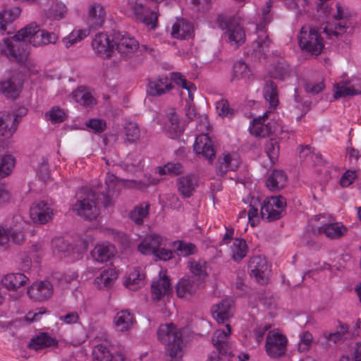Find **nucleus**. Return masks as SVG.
Segmentation results:
<instances>
[{
    "label": "nucleus",
    "mask_w": 361,
    "mask_h": 361,
    "mask_svg": "<svg viewBox=\"0 0 361 361\" xmlns=\"http://www.w3.org/2000/svg\"><path fill=\"white\" fill-rule=\"evenodd\" d=\"M106 188L105 190L100 192L102 203L104 207L111 205V198L116 195L120 189L121 183L114 176H111L105 182ZM99 197L97 193L88 188L83 190L79 195V199L73 205V210L75 214L89 221L95 220L99 215V209L98 207Z\"/></svg>",
    "instance_id": "f257e3e1"
},
{
    "label": "nucleus",
    "mask_w": 361,
    "mask_h": 361,
    "mask_svg": "<svg viewBox=\"0 0 361 361\" xmlns=\"http://www.w3.org/2000/svg\"><path fill=\"white\" fill-rule=\"evenodd\" d=\"M159 340L165 345L172 361H179L183 355V341L180 331L172 324H162L157 331Z\"/></svg>",
    "instance_id": "f03ea898"
},
{
    "label": "nucleus",
    "mask_w": 361,
    "mask_h": 361,
    "mask_svg": "<svg viewBox=\"0 0 361 361\" xmlns=\"http://www.w3.org/2000/svg\"><path fill=\"white\" fill-rule=\"evenodd\" d=\"M28 44L24 37L18 36V32L10 38H6L0 45V51L9 61L23 66L29 56Z\"/></svg>",
    "instance_id": "7ed1b4c3"
},
{
    "label": "nucleus",
    "mask_w": 361,
    "mask_h": 361,
    "mask_svg": "<svg viewBox=\"0 0 361 361\" xmlns=\"http://www.w3.org/2000/svg\"><path fill=\"white\" fill-rule=\"evenodd\" d=\"M298 38L301 49L312 55H319L324 47L323 39L319 35L317 27L313 25L302 26Z\"/></svg>",
    "instance_id": "20e7f679"
},
{
    "label": "nucleus",
    "mask_w": 361,
    "mask_h": 361,
    "mask_svg": "<svg viewBox=\"0 0 361 361\" xmlns=\"http://www.w3.org/2000/svg\"><path fill=\"white\" fill-rule=\"evenodd\" d=\"M217 23L220 28L226 30L225 34L231 45L238 47L245 42V30L235 18H226L224 16H219Z\"/></svg>",
    "instance_id": "39448f33"
},
{
    "label": "nucleus",
    "mask_w": 361,
    "mask_h": 361,
    "mask_svg": "<svg viewBox=\"0 0 361 361\" xmlns=\"http://www.w3.org/2000/svg\"><path fill=\"white\" fill-rule=\"evenodd\" d=\"M112 42L118 52L126 56L134 54L139 47V44L135 38L119 31H113Z\"/></svg>",
    "instance_id": "423d86ee"
},
{
    "label": "nucleus",
    "mask_w": 361,
    "mask_h": 361,
    "mask_svg": "<svg viewBox=\"0 0 361 361\" xmlns=\"http://www.w3.org/2000/svg\"><path fill=\"white\" fill-rule=\"evenodd\" d=\"M287 338L285 336L269 332L266 339V351L271 357H279L285 355L286 351Z\"/></svg>",
    "instance_id": "0eeeda50"
},
{
    "label": "nucleus",
    "mask_w": 361,
    "mask_h": 361,
    "mask_svg": "<svg viewBox=\"0 0 361 361\" xmlns=\"http://www.w3.org/2000/svg\"><path fill=\"white\" fill-rule=\"evenodd\" d=\"M248 269L250 276H254L259 283L264 284L267 282L269 267L264 257L254 256L250 258L248 263Z\"/></svg>",
    "instance_id": "6e6552de"
},
{
    "label": "nucleus",
    "mask_w": 361,
    "mask_h": 361,
    "mask_svg": "<svg viewBox=\"0 0 361 361\" xmlns=\"http://www.w3.org/2000/svg\"><path fill=\"white\" fill-rule=\"evenodd\" d=\"M227 331L218 329L214 333L212 342L216 348L219 350L221 355V357H210L209 360L212 358H219V357H228L227 355H231V345L228 342L229 336L231 333V326L229 324L226 325Z\"/></svg>",
    "instance_id": "1a4fd4ad"
},
{
    "label": "nucleus",
    "mask_w": 361,
    "mask_h": 361,
    "mask_svg": "<svg viewBox=\"0 0 361 361\" xmlns=\"http://www.w3.org/2000/svg\"><path fill=\"white\" fill-rule=\"evenodd\" d=\"M92 47L95 53L102 58L109 59L114 53V44L109 37L104 33L96 35L92 40Z\"/></svg>",
    "instance_id": "9d476101"
},
{
    "label": "nucleus",
    "mask_w": 361,
    "mask_h": 361,
    "mask_svg": "<svg viewBox=\"0 0 361 361\" xmlns=\"http://www.w3.org/2000/svg\"><path fill=\"white\" fill-rule=\"evenodd\" d=\"M30 215L35 223L44 224L52 218L53 209L44 201H39L30 207Z\"/></svg>",
    "instance_id": "9b49d317"
},
{
    "label": "nucleus",
    "mask_w": 361,
    "mask_h": 361,
    "mask_svg": "<svg viewBox=\"0 0 361 361\" xmlns=\"http://www.w3.org/2000/svg\"><path fill=\"white\" fill-rule=\"evenodd\" d=\"M53 293V285L48 281L35 283L27 290L30 298L37 301L47 300Z\"/></svg>",
    "instance_id": "f8f14e48"
},
{
    "label": "nucleus",
    "mask_w": 361,
    "mask_h": 361,
    "mask_svg": "<svg viewBox=\"0 0 361 361\" xmlns=\"http://www.w3.org/2000/svg\"><path fill=\"white\" fill-rule=\"evenodd\" d=\"M135 19L145 24L147 26L154 29L157 27V14L155 11H150L142 4L135 3L131 6Z\"/></svg>",
    "instance_id": "ddd939ff"
},
{
    "label": "nucleus",
    "mask_w": 361,
    "mask_h": 361,
    "mask_svg": "<svg viewBox=\"0 0 361 361\" xmlns=\"http://www.w3.org/2000/svg\"><path fill=\"white\" fill-rule=\"evenodd\" d=\"M202 281L195 276L183 278L176 286V293L179 298H189L197 293Z\"/></svg>",
    "instance_id": "4468645a"
},
{
    "label": "nucleus",
    "mask_w": 361,
    "mask_h": 361,
    "mask_svg": "<svg viewBox=\"0 0 361 361\" xmlns=\"http://www.w3.org/2000/svg\"><path fill=\"white\" fill-rule=\"evenodd\" d=\"M193 149L197 154H202L207 159L209 162H212L215 157V151L213 147L212 142L209 137L205 134H202L196 137Z\"/></svg>",
    "instance_id": "2eb2a0df"
},
{
    "label": "nucleus",
    "mask_w": 361,
    "mask_h": 361,
    "mask_svg": "<svg viewBox=\"0 0 361 361\" xmlns=\"http://www.w3.org/2000/svg\"><path fill=\"white\" fill-rule=\"evenodd\" d=\"M18 122L17 116L8 111H0V136L11 137L16 130Z\"/></svg>",
    "instance_id": "dca6fc26"
},
{
    "label": "nucleus",
    "mask_w": 361,
    "mask_h": 361,
    "mask_svg": "<svg viewBox=\"0 0 361 361\" xmlns=\"http://www.w3.org/2000/svg\"><path fill=\"white\" fill-rule=\"evenodd\" d=\"M106 12L100 4H94L89 7L87 24L94 30L100 28L104 23Z\"/></svg>",
    "instance_id": "f3484780"
},
{
    "label": "nucleus",
    "mask_w": 361,
    "mask_h": 361,
    "mask_svg": "<svg viewBox=\"0 0 361 361\" xmlns=\"http://www.w3.org/2000/svg\"><path fill=\"white\" fill-rule=\"evenodd\" d=\"M44 30L39 29L37 24L35 22L30 23L18 31V36L21 37L30 38V43L34 47L42 46V37Z\"/></svg>",
    "instance_id": "a211bd4d"
},
{
    "label": "nucleus",
    "mask_w": 361,
    "mask_h": 361,
    "mask_svg": "<svg viewBox=\"0 0 361 361\" xmlns=\"http://www.w3.org/2000/svg\"><path fill=\"white\" fill-rule=\"evenodd\" d=\"M171 283L169 277L164 274L158 280L153 282L151 286L152 298L154 301H159L171 292Z\"/></svg>",
    "instance_id": "6ab92c4d"
},
{
    "label": "nucleus",
    "mask_w": 361,
    "mask_h": 361,
    "mask_svg": "<svg viewBox=\"0 0 361 361\" xmlns=\"http://www.w3.org/2000/svg\"><path fill=\"white\" fill-rule=\"evenodd\" d=\"M135 322L134 315L128 310L119 311L114 318V324L119 331H128Z\"/></svg>",
    "instance_id": "aec40b11"
},
{
    "label": "nucleus",
    "mask_w": 361,
    "mask_h": 361,
    "mask_svg": "<svg viewBox=\"0 0 361 361\" xmlns=\"http://www.w3.org/2000/svg\"><path fill=\"white\" fill-rule=\"evenodd\" d=\"M197 185V179L192 175H187L177 179L178 191L184 198L191 197Z\"/></svg>",
    "instance_id": "412c9836"
},
{
    "label": "nucleus",
    "mask_w": 361,
    "mask_h": 361,
    "mask_svg": "<svg viewBox=\"0 0 361 361\" xmlns=\"http://www.w3.org/2000/svg\"><path fill=\"white\" fill-rule=\"evenodd\" d=\"M161 240L162 238L159 235H148L138 245V250L144 255L154 254L161 246Z\"/></svg>",
    "instance_id": "4be33fe9"
},
{
    "label": "nucleus",
    "mask_w": 361,
    "mask_h": 361,
    "mask_svg": "<svg viewBox=\"0 0 361 361\" xmlns=\"http://www.w3.org/2000/svg\"><path fill=\"white\" fill-rule=\"evenodd\" d=\"M233 302L229 300H223L220 303L216 305L212 310L213 317L218 323H224L233 316Z\"/></svg>",
    "instance_id": "5701e85b"
},
{
    "label": "nucleus",
    "mask_w": 361,
    "mask_h": 361,
    "mask_svg": "<svg viewBox=\"0 0 361 361\" xmlns=\"http://www.w3.org/2000/svg\"><path fill=\"white\" fill-rule=\"evenodd\" d=\"M173 86L169 82L167 77H162L153 81H149L148 84L147 92L149 95L156 97L165 94L171 90Z\"/></svg>",
    "instance_id": "b1692460"
},
{
    "label": "nucleus",
    "mask_w": 361,
    "mask_h": 361,
    "mask_svg": "<svg viewBox=\"0 0 361 361\" xmlns=\"http://www.w3.org/2000/svg\"><path fill=\"white\" fill-rule=\"evenodd\" d=\"M347 228L339 223L325 224L318 228L319 233H324L330 239H338L344 236L347 232Z\"/></svg>",
    "instance_id": "393cba45"
},
{
    "label": "nucleus",
    "mask_w": 361,
    "mask_h": 361,
    "mask_svg": "<svg viewBox=\"0 0 361 361\" xmlns=\"http://www.w3.org/2000/svg\"><path fill=\"white\" fill-rule=\"evenodd\" d=\"M57 343V341L51 337L48 334L40 333L31 338L30 342L28 344V348L38 350L50 346L56 345Z\"/></svg>",
    "instance_id": "a878e982"
},
{
    "label": "nucleus",
    "mask_w": 361,
    "mask_h": 361,
    "mask_svg": "<svg viewBox=\"0 0 361 361\" xmlns=\"http://www.w3.org/2000/svg\"><path fill=\"white\" fill-rule=\"evenodd\" d=\"M231 82L242 80L247 82L251 80L252 73L249 66L243 61H237L233 64Z\"/></svg>",
    "instance_id": "bb28decb"
},
{
    "label": "nucleus",
    "mask_w": 361,
    "mask_h": 361,
    "mask_svg": "<svg viewBox=\"0 0 361 361\" xmlns=\"http://www.w3.org/2000/svg\"><path fill=\"white\" fill-rule=\"evenodd\" d=\"M193 31L192 25L184 19L178 20L172 27L171 35L178 39H186L190 37Z\"/></svg>",
    "instance_id": "cd10ccee"
},
{
    "label": "nucleus",
    "mask_w": 361,
    "mask_h": 361,
    "mask_svg": "<svg viewBox=\"0 0 361 361\" xmlns=\"http://www.w3.org/2000/svg\"><path fill=\"white\" fill-rule=\"evenodd\" d=\"M28 278L23 274H9L6 275L1 280L3 286L8 290H17L24 286Z\"/></svg>",
    "instance_id": "c85d7f7f"
},
{
    "label": "nucleus",
    "mask_w": 361,
    "mask_h": 361,
    "mask_svg": "<svg viewBox=\"0 0 361 361\" xmlns=\"http://www.w3.org/2000/svg\"><path fill=\"white\" fill-rule=\"evenodd\" d=\"M277 131L276 128H273L271 123L264 124L262 121L261 118H255L252 121V126L250 128L251 134L255 135L257 137H267L271 133H274Z\"/></svg>",
    "instance_id": "c756f323"
},
{
    "label": "nucleus",
    "mask_w": 361,
    "mask_h": 361,
    "mask_svg": "<svg viewBox=\"0 0 361 361\" xmlns=\"http://www.w3.org/2000/svg\"><path fill=\"white\" fill-rule=\"evenodd\" d=\"M118 277V274L113 268L104 269L99 276L95 278L94 283L99 287L110 288Z\"/></svg>",
    "instance_id": "7c9ffc66"
},
{
    "label": "nucleus",
    "mask_w": 361,
    "mask_h": 361,
    "mask_svg": "<svg viewBox=\"0 0 361 361\" xmlns=\"http://www.w3.org/2000/svg\"><path fill=\"white\" fill-rule=\"evenodd\" d=\"M20 84L11 77L0 83V91L6 97L16 99L19 94Z\"/></svg>",
    "instance_id": "2f4dec72"
},
{
    "label": "nucleus",
    "mask_w": 361,
    "mask_h": 361,
    "mask_svg": "<svg viewBox=\"0 0 361 361\" xmlns=\"http://www.w3.org/2000/svg\"><path fill=\"white\" fill-rule=\"evenodd\" d=\"M286 178L283 171L274 170L267 179V186L271 190H279L286 185Z\"/></svg>",
    "instance_id": "473e14b6"
},
{
    "label": "nucleus",
    "mask_w": 361,
    "mask_h": 361,
    "mask_svg": "<svg viewBox=\"0 0 361 361\" xmlns=\"http://www.w3.org/2000/svg\"><path fill=\"white\" fill-rule=\"evenodd\" d=\"M264 99L271 107L275 108L279 104L277 86L272 80H267L263 88Z\"/></svg>",
    "instance_id": "72a5a7b5"
},
{
    "label": "nucleus",
    "mask_w": 361,
    "mask_h": 361,
    "mask_svg": "<svg viewBox=\"0 0 361 361\" xmlns=\"http://www.w3.org/2000/svg\"><path fill=\"white\" fill-rule=\"evenodd\" d=\"M91 255L97 262H107L114 255V247L109 245H99L92 250Z\"/></svg>",
    "instance_id": "f704fd0d"
},
{
    "label": "nucleus",
    "mask_w": 361,
    "mask_h": 361,
    "mask_svg": "<svg viewBox=\"0 0 361 361\" xmlns=\"http://www.w3.org/2000/svg\"><path fill=\"white\" fill-rule=\"evenodd\" d=\"M239 161L233 159L230 154H225L222 159L218 160V174L224 176L228 170L235 171L238 167Z\"/></svg>",
    "instance_id": "c9c22d12"
},
{
    "label": "nucleus",
    "mask_w": 361,
    "mask_h": 361,
    "mask_svg": "<svg viewBox=\"0 0 361 361\" xmlns=\"http://www.w3.org/2000/svg\"><path fill=\"white\" fill-rule=\"evenodd\" d=\"M172 245L178 256L188 257L195 255L197 252V248L195 245L191 243L177 240L174 241Z\"/></svg>",
    "instance_id": "e433bc0d"
},
{
    "label": "nucleus",
    "mask_w": 361,
    "mask_h": 361,
    "mask_svg": "<svg viewBox=\"0 0 361 361\" xmlns=\"http://www.w3.org/2000/svg\"><path fill=\"white\" fill-rule=\"evenodd\" d=\"M20 13L21 10L18 7L0 12V30L4 32L6 31L7 24L14 21L20 16Z\"/></svg>",
    "instance_id": "4c0bfd02"
},
{
    "label": "nucleus",
    "mask_w": 361,
    "mask_h": 361,
    "mask_svg": "<svg viewBox=\"0 0 361 361\" xmlns=\"http://www.w3.org/2000/svg\"><path fill=\"white\" fill-rule=\"evenodd\" d=\"M247 252L246 241L241 238H235L232 245V259L235 261H240Z\"/></svg>",
    "instance_id": "58836bf2"
},
{
    "label": "nucleus",
    "mask_w": 361,
    "mask_h": 361,
    "mask_svg": "<svg viewBox=\"0 0 361 361\" xmlns=\"http://www.w3.org/2000/svg\"><path fill=\"white\" fill-rule=\"evenodd\" d=\"M283 211L278 210L270 204H266L264 202V204L261 207L260 215L263 219L267 220V221H273L275 220H278L281 218Z\"/></svg>",
    "instance_id": "ea45409f"
},
{
    "label": "nucleus",
    "mask_w": 361,
    "mask_h": 361,
    "mask_svg": "<svg viewBox=\"0 0 361 361\" xmlns=\"http://www.w3.org/2000/svg\"><path fill=\"white\" fill-rule=\"evenodd\" d=\"M67 8L64 4L61 2L54 3L46 11V16L51 20H59L63 18L66 13Z\"/></svg>",
    "instance_id": "a19ab883"
},
{
    "label": "nucleus",
    "mask_w": 361,
    "mask_h": 361,
    "mask_svg": "<svg viewBox=\"0 0 361 361\" xmlns=\"http://www.w3.org/2000/svg\"><path fill=\"white\" fill-rule=\"evenodd\" d=\"M54 252L61 257H66L69 255L72 250V245L63 238H56L52 240Z\"/></svg>",
    "instance_id": "79ce46f5"
},
{
    "label": "nucleus",
    "mask_w": 361,
    "mask_h": 361,
    "mask_svg": "<svg viewBox=\"0 0 361 361\" xmlns=\"http://www.w3.org/2000/svg\"><path fill=\"white\" fill-rule=\"evenodd\" d=\"M73 97L75 102L82 106H92L95 104L92 95L85 89L79 88L73 92Z\"/></svg>",
    "instance_id": "37998d69"
},
{
    "label": "nucleus",
    "mask_w": 361,
    "mask_h": 361,
    "mask_svg": "<svg viewBox=\"0 0 361 361\" xmlns=\"http://www.w3.org/2000/svg\"><path fill=\"white\" fill-rule=\"evenodd\" d=\"M149 204L148 203L144 202L140 204L130 212V218L137 224H142L144 218H145L149 214Z\"/></svg>",
    "instance_id": "c03bdc74"
},
{
    "label": "nucleus",
    "mask_w": 361,
    "mask_h": 361,
    "mask_svg": "<svg viewBox=\"0 0 361 361\" xmlns=\"http://www.w3.org/2000/svg\"><path fill=\"white\" fill-rule=\"evenodd\" d=\"M188 267L191 273L200 281L207 276L206 262L202 260H191L188 262Z\"/></svg>",
    "instance_id": "a18cd8bd"
},
{
    "label": "nucleus",
    "mask_w": 361,
    "mask_h": 361,
    "mask_svg": "<svg viewBox=\"0 0 361 361\" xmlns=\"http://www.w3.org/2000/svg\"><path fill=\"white\" fill-rule=\"evenodd\" d=\"M334 97L336 99L340 97H345L347 96H354L361 94V90L355 89L353 86H348L343 83L337 84Z\"/></svg>",
    "instance_id": "49530a36"
},
{
    "label": "nucleus",
    "mask_w": 361,
    "mask_h": 361,
    "mask_svg": "<svg viewBox=\"0 0 361 361\" xmlns=\"http://www.w3.org/2000/svg\"><path fill=\"white\" fill-rule=\"evenodd\" d=\"M264 151L271 162H274L279 154V142L276 138L267 140L264 146Z\"/></svg>",
    "instance_id": "de8ad7c7"
},
{
    "label": "nucleus",
    "mask_w": 361,
    "mask_h": 361,
    "mask_svg": "<svg viewBox=\"0 0 361 361\" xmlns=\"http://www.w3.org/2000/svg\"><path fill=\"white\" fill-rule=\"evenodd\" d=\"M93 361H109L113 355L103 344L96 345L92 353Z\"/></svg>",
    "instance_id": "09e8293b"
},
{
    "label": "nucleus",
    "mask_w": 361,
    "mask_h": 361,
    "mask_svg": "<svg viewBox=\"0 0 361 361\" xmlns=\"http://www.w3.org/2000/svg\"><path fill=\"white\" fill-rule=\"evenodd\" d=\"M158 171L160 175L177 176L183 172V169L178 162L167 163L164 166L159 167Z\"/></svg>",
    "instance_id": "8fccbe9b"
},
{
    "label": "nucleus",
    "mask_w": 361,
    "mask_h": 361,
    "mask_svg": "<svg viewBox=\"0 0 361 361\" xmlns=\"http://www.w3.org/2000/svg\"><path fill=\"white\" fill-rule=\"evenodd\" d=\"M89 35V31L85 30H78L73 31L68 36L63 39L65 46L68 48L78 41H80Z\"/></svg>",
    "instance_id": "3c124183"
},
{
    "label": "nucleus",
    "mask_w": 361,
    "mask_h": 361,
    "mask_svg": "<svg viewBox=\"0 0 361 361\" xmlns=\"http://www.w3.org/2000/svg\"><path fill=\"white\" fill-rule=\"evenodd\" d=\"M126 140L129 142H134L139 139L140 131L136 123L128 122L124 128Z\"/></svg>",
    "instance_id": "603ef678"
},
{
    "label": "nucleus",
    "mask_w": 361,
    "mask_h": 361,
    "mask_svg": "<svg viewBox=\"0 0 361 361\" xmlns=\"http://www.w3.org/2000/svg\"><path fill=\"white\" fill-rule=\"evenodd\" d=\"M15 165V159L11 155H6L2 158L0 164V176L1 178L9 175Z\"/></svg>",
    "instance_id": "864d4df0"
},
{
    "label": "nucleus",
    "mask_w": 361,
    "mask_h": 361,
    "mask_svg": "<svg viewBox=\"0 0 361 361\" xmlns=\"http://www.w3.org/2000/svg\"><path fill=\"white\" fill-rule=\"evenodd\" d=\"M274 76L279 80H284L290 75L289 66L286 62L279 61L275 64Z\"/></svg>",
    "instance_id": "5fc2aeb1"
},
{
    "label": "nucleus",
    "mask_w": 361,
    "mask_h": 361,
    "mask_svg": "<svg viewBox=\"0 0 361 361\" xmlns=\"http://www.w3.org/2000/svg\"><path fill=\"white\" fill-rule=\"evenodd\" d=\"M166 125L171 133H173L175 135L181 134L183 129L179 125V118L176 113L171 114Z\"/></svg>",
    "instance_id": "6e6d98bb"
},
{
    "label": "nucleus",
    "mask_w": 361,
    "mask_h": 361,
    "mask_svg": "<svg viewBox=\"0 0 361 361\" xmlns=\"http://www.w3.org/2000/svg\"><path fill=\"white\" fill-rule=\"evenodd\" d=\"M348 326L345 324L340 325V329L336 331L334 333L324 332V336L328 341H333L334 343H336L338 341H341L345 334L348 331Z\"/></svg>",
    "instance_id": "4d7b16f0"
},
{
    "label": "nucleus",
    "mask_w": 361,
    "mask_h": 361,
    "mask_svg": "<svg viewBox=\"0 0 361 361\" xmlns=\"http://www.w3.org/2000/svg\"><path fill=\"white\" fill-rule=\"evenodd\" d=\"M65 113L58 106H54L46 113V117L52 123H61L65 120Z\"/></svg>",
    "instance_id": "13d9d810"
},
{
    "label": "nucleus",
    "mask_w": 361,
    "mask_h": 361,
    "mask_svg": "<svg viewBox=\"0 0 361 361\" xmlns=\"http://www.w3.org/2000/svg\"><path fill=\"white\" fill-rule=\"evenodd\" d=\"M86 126L96 133H102L106 127L104 120L99 118L90 119L85 123Z\"/></svg>",
    "instance_id": "bf43d9fd"
},
{
    "label": "nucleus",
    "mask_w": 361,
    "mask_h": 361,
    "mask_svg": "<svg viewBox=\"0 0 361 361\" xmlns=\"http://www.w3.org/2000/svg\"><path fill=\"white\" fill-rule=\"evenodd\" d=\"M216 109L221 116H232L234 114V110L230 108L229 103L226 99L217 102Z\"/></svg>",
    "instance_id": "052dcab7"
},
{
    "label": "nucleus",
    "mask_w": 361,
    "mask_h": 361,
    "mask_svg": "<svg viewBox=\"0 0 361 361\" xmlns=\"http://www.w3.org/2000/svg\"><path fill=\"white\" fill-rule=\"evenodd\" d=\"M270 40L266 33L259 35L258 39L254 42V49L264 53L269 48Z\"/></svg>",
    "instance_id": "680f3d73"
},
{
    "label": "nucleus",
    "mask_w": 361,
    "mask_h": 361,
    "mask_svg": "<svg viewBox=\"0 0 361 361\" xmlns=\"http://www.w3.org/2000/svg\"><path fill=\"white\" fill-rule=\"evenodd\" d=\"M313 337L310 333L306 331L302 334L300 338V341L298 343V351L306 352L307 351L312 345Z\"/></svg>",
    "instance_id": "e2e57ef3"
},
{
    "label": "nucleus",
    "mask_w": 361,
    "mask_h": 361,
    "mask_svg": "<svg viewBox=\"0 0 361 361\" xmlns=\"http://www.w3.org/2000/svg\"><path fill=\"white\" fill-rule=\"evenodd\" d=\"M264 202L266 204H270L272 207H274V208H276L278 210L280 209L283 212L286 206V199L281 195L276 197L271 196Z\"/></svg>",
    "instance_id": "0e129e2a"
},
{
    "label": "nucleus",
    "mask_w": 361,
    "mask_h": 361,
    "mask_svg": "<svg viewBox=\"0 0 361 361\" xmlns=\"http://www.w3.org/2000/svg\"><path fill=\"white\" fill-rule=\"evenodd\" d=\"M347 26L345 24H343L342 23H336L334 25V30L332 29H328L325 27L323 30L324 32H325L328 37H331L332 35L338 37V36L344 34L346 31Z\"/></svg>",
    "instance_id": "69168bd1"
},
{
    "label": "nucleus",
    "mask_w": 361,
    "mask_h": 361,
    "mask_svg": "<svg viewBox=\"0 0 361 361\" xmlns=\"http://www.w3.org/2000/svg\"><path fill=\"white\" fill-rule=\"evenodd\" d=\"M171 79L185 90H188V87H190V85H194L192 82L188 81L181 73L178 72L171 73Z\"/></svg>",
    "instance_id": "338daca9"
},
{
    "label": "nucleus",
    "mask_w": 361,
    "mask_h": 361,
    "mask_svg": "<svg viewBox=\"0 0 361 361\" xmlns=\"http://www.w3.org/2000/svg\"><path fill=\"white\" fill-rule=\"evenodd\" d=\"M37 172L42 180H46L49 178V169L47 159H42V162L39 163V165L37 169Z\"/></svg>",
    "instance_id": "774afa93"
}]
</instances>
